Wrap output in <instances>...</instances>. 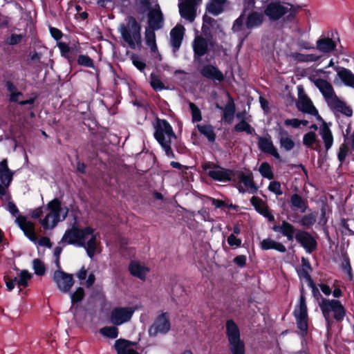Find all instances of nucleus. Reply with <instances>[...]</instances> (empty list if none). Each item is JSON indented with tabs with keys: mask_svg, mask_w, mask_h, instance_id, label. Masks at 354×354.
Masks as SVG:
<instances>
[{
	"mask_svg": "<svg viewBox=\"0 0 354 354\" xmlns=\"http://www.w3.org/2000/svg\"><path fill=\"white\" fill-rule=\"evenodd\" d=\"M319 306L328 327L333 324V319L340 323L346 316V308L338 299L322 298Z\"/></svg>",
	"mask_w": 354,
	"mask_h": 354,
	"instance_id": "nucleus-4",
	"label": "nucleus"
},
{
	"mask_svg": "<svg viewBox=\"0 0 354 354\" xmlns=\"http://www.w3.org/2000/svg\"><path fill=\"white\" fill-rule=\"evenodd\" d=\"M133 64L140 71L143 72L147 66L146 64L139 57L138 55L133 54L131 56Z\"/></svg>",
	"mask_w": 354,
	"mask_h": 354,
	"instance_id": "nucleus-57",
	"label": "nucleus"
},
{
	"mask_svg": "<svg viewBox=\"0 0 354 354\" xmlns=\"http://www.w3.org/2000/svg\"><path fill=\"white\" fill-rule=\"evenodd\" d=\"M293 315L296 319L297 327L299 330V334L302 337H305L308 334L309 318L305 297V290L303 285H301L300 288L299 304L295 306Z\"/></svg>",
	"mask_w": 354,
	"mask_h": 354,
	"instance_id": "nucleus-5",
	"label": "nucleus"
},
{
	"mask_svg": "<svg viewBox=\"0 0 354 354\" xmlns=\"http://www.w3.org/2000/svg\"><path fill=\"white\" fill-rule=\"evenodd\" d=\"M317 221V213L311 212L304 215L299 221V224L304 229H309L315 224Z\"/></svg>",
	"mask_w": 354,
	"mask_h": 354,
	"instance_id": "nucleus-39",
	"label": "nucleus"
},
{
	"mask_svg": "<svg viewBox=\"0 0 354 354\" xmlns=\"http://www.w3.org/2000/svg\"><path fill=\"white\" fill-rule=\"evenodd\" d=\"M85 295V292L83 288L78 287L76 290L71 294V299L72 305H75L83 300Z\"/></svg>",
	"mask_w": 354,
	"mask_h": 354,
	"instance_id": "nucleus-47",
	"label": "nucleus"
},
{
	"mask_svg": "<svg viewBox=\"0 0 354 354\" xmlns=\"http://www.w3.org/2000/svg\"><path fill=\"white\" fill-rule=\"evenodd\" d=\"M128 270L133 277L142 281L146 279V275L150 271L148 267L142 266L138 261L135 260L130 261Z\"/></svg>",
	"mask_w": 354,
	"mask_h": 354,
	"instance_id": "nucleus-19",
	"label": "nucleus"
},
{
	"mask_svg": "<svg viewBox=\"0 0 354 354\" xmlns=\"http://www.w3.org/2000/svg\"><path fill=\"white\" fill-rule=\"evenodd\" d=\"M185 28L182 25H176L170 31L171 46L174 51L179 50L184 36Z\"/></svg>",
	"mask_w": 354,
	"mask_h": 354,
	"instance_id": "nucleus-20",
	"label": "nucleus"
},
{
	"mask_svg": "<svg viewBox=\"0 0 354 354\" xmlns=\"http://www.w3.org/2000/svg\"><path fill=\"white\" fill-rule=\"evenodd\" d=\"M280 147L286 151H290L295 147L294 140L290 138H281L279 141Z\"/></svg>",
	"mask_w": 354,
	"mask_h": 354,
	"instance_id": "nucleus-49",
	"label": "nucleus"
},
{
	"mask_svg": "<svg viewBox=\"0 0 354 354\" xmlns=\"http://www.w3.org/2000/svg\"><path fill=\"white\" fill-rule=\"evenodd\" d=\"M250 203L254 209L261 215L263 214V212L268 209L266 203L258 196H253L250 198Z\"/></svg>",
	"mask_w": 354,
	"mask_h": 354,
	"instance_id": "nucleus-40",
	"label": "nucleus"
},
{
	"mask_svg": "<svg viewBox=\"0 0 354 354\" xmlns=\"http://www.w3.org/2000/svg\"><path fill=\"white\" fill-rule=\"evenodd\" d=\"M126 21L127 24H121L119 28L122 39L131 49H135L136 46L141 48V25L133 16L127 17Z\"/></svg>",
	"mask_w": 354,
	"mask_h": 354,
	"instance_id": "nucleus-3",
	"label": "nucleus"
},
{
	"mask_svg": "<svg viewBox=\"0 0 354 354\" xmlns=\"http://www.w3.org/2000/svg\"><path fill=\"white\" fill-rule=\"evenodd\" d=\"M258 147L261 151L270 154L276 159H280V155L270 138L259 137Z\"/></svg>",
	"mask_w": 354,
	"mask_h": 354,
	"instance_id": "nucleus-22",
	"label": "nucleus"
},
{
	"mask_svg": "<svg viewBox=\"0 0 354 354\" xmlns=\"http://www.w3.org/2000/svg\"><path fill=\"white\" fill-rule=\"evenodd\" d=\"M317 48L323 53H330L335 50V42L330 38H321L317 41Z\"/></svg>",
	"mask_w": 354,
	"mask_h": 354,
	"instance_id": "nucleus-33",
	"label": "nucleus"
},
{
	"mask_svg": "<svg viewBox=\"0 0 354 354\" xmlns=\"http://www.w3.org/2000/svg\"><path fill=\"white\" fill-rule=\"evenodd\" d=\"M261 248L262 250H274L279 252L284 253L286 252V247L280 242H277L271 239H265L261 242Z\"/></svg>",
	"mask_w": 354,
	"mask_h": 354,
	"instance_id": "nucleus-32",
	"label": "nucleus"
},
{
	"mask_svg": "<svg viewBox=\"0 0 354 354\" xmlns=\"http://www.w3.org/2000/svg\"><path fill=\"white\" fill-rule=\"evenodd\" d=\"M255 0H243L242 12L245 14L248 11L252 12L255 7Z\"/></svg>",
	"mask_w": 354,
	"mask_h": 354,
	"instance_id": "nucleus-62",
	"label": "nucleus"
},
{
	"mask_svg": "<svg viewBox=\"0 0 354 354\" xmlns=\"http://www.w3.org/2000/svg\"><path fill=\"white\" fill-rule=\"evenodd\" d=\"M245 15V13L242 12L240 16L234 21L232 28L234 32H239L243 30Z\"/></svg>",
	"mask_w": 354,
	"mask_h": 354,
	"instance_id": "nucleus-54",
	"label": "nucleus"
},
{
	"mask_svg": "<svg viewBox=\"0 0 354 354\" xmlns=\"http://www.w3.org/2000/svg\"><path fill=\"white\" fill-rule=\"evenodd\" d=\"M259 171L263 178H268L269 180L274 178V174L268 162H262L259 167Z\"/></svg>",
	"mask_w": 354,
	"mask_h": 354,
	"instance_id": "nucleus-44",
	"label": "nucleus"
},
{
	"mask_svg": "<svg viewBox=\"0 0 354 354\" xmlns=\"http://www.w3.org/2000/svg\"><path fill=\"white\" fill-rule=\"evenodd\" d=\"M88 236H91L89 240L86 243L85 247L87 255L92 259L95 253L96 248H97V234H95L94 232L92 234H90Z\"/></svg>",
	"mask_w": 354,
	"mask_h": 354,
	"instance_id": "nucleus-38",
	"label": "nucleus"
},
{
	"mask_svg": "<svg viewBox=\"0 0 354 354\" xmlns=\"http://www.w3.org/2000/svg\"><path fill=\"white\" fill-rule=\"evenodd\" d=\"M201 75L207 79L214 81L223 82L225 80L224 75L218 67L212 64H205L200 70Z\"/></svg>",
	"mask_w": 354,
	"mask_h": 354,
	"instance_id": "nucleus-18",
	"label": "nucleus"
},
{
	"mask_svg": "<svg viewBox=\"0 0 354 354\" xmlns=\"http://www.w3.org/2000/svg\"><path fill=\"white\" fill-rule=\"evenodd\" d=\"M94 231V229L91 226L79 228L74 224L71 228L67 229L65 231L62 241L69 245H77L80 247H85L86 237Z\"/></svg>",
	"mask_w": 354,
	"mask_h": 354,
	"instance_id": "nucleus-7",
	"label": "nucleus"
},
{
	"mask_svg": "<svg viewBox=\"0 0 354 354\" xmlns=\"http://www.w3.org/2000/svg\"><path fill=\"white\" fill-rule=\"evenodd\" d=\"M203 169L207 171L209 177L219 182H230L232 176H234L233 169H226L213 162H207L202 165Z\"/></svg>",
	"mask_w": 354,
	"mask_h": 354,
	"instance_id": "nucleus-8",
	"label": "nucleus"
},
{
	"mask_svg": "<svg viewBox=\"0 0 354 354\" xmlns=\"http://www.w3.org/2000/svg\"><path fill=\"white\" fill-rule=\"evenodd\" d=\"M239 178L247 187L254 181L252 174L251 172L248 174L240 172L239 174Z\"/></svg>",
	"mask_w": 354,
	"mask_h": 354,
	"instance_id": "nucleus-58",
	"label": "nucleus"
},
{
	"mask_svg": "<svg viewBox=\"0 0 354 354\" xmlns=\"http://www.w3.org/2000/svg\"><path fill=\"white\" fill-rule=\"evenodd\" d=\"M3 280L5 281L7 290L11 291L14 289L17 283V277L10 278L8 275H4Z\"/></svg>",
	"mask_w": 354,
	"mask_h": 354,
	"instance_id": "nucleus-60",
	"label": "nucleus"
},
{
	"mask_svg": "<svg viewBox=\"0 0 354 354\" xmlns=\"http://www.w3.org/2000/svg\"><path fill=\"white\" fill-rule=\"evenodd\" d=\"M290 208L293 212L305 213L309 208L308 201L298 194H293L290 198Z\"/></svg>",
	"mask_w": 354,
	"mask_h": 354,
	"instance_id": "nucleus-21",
	"label": "nucleus"
},
{
	"mask_svg": "<svg viewBox=\"0 0 354 354\" xmlns=\"http://www.w3.org/2000/svg\"><path fill=\"white\" fill-rule=\"evenodd\" d=\"M349 151V148L348 145L345 143H343L340 145L339 151L337 153V159L341 164H342L348 156Z\"/></svg>",
	"mask_w": 354,
	"mask_h": 354,
	"instance_id": "nucleus-55",
	"label": "nucleus"
},
{
	"mask_svg": "<svg viewBox=\"0 0 354 354\" xmlns=\"http://www.w3.org/2000/svg\"><path fill=\"white\" fill-rule=\"evenodd\" d=\"M135 8L137 14L142 17L153 10L150 0H136Z\"/></svg>",
	"mask_w": 354,
	"mask_h": 354,
	"instance_id": "nucleus-36",
	"label": "nucleus"
},
{
	"mask_svg": "<svg viewBox=\"0 0 354 354\" xmlns=\"http://www.w3.org/2000/svg\"><path fill=\"white\" fill-rule=\"evenodd\" d=\"M192 48L194 62H201L202 57L208 53V40L202 35L196 36L192 41Z\"/></svg>",
	"mask_w": 354,
	"mask_h": 354,
	"instance_id": "nucleus-13",
	"label": "nucleus"
},
{
	"mask_svg": "<svg viewBox=\"0 0 354 354\" xmlns=\"http://www.w3.org/2000/svg\"><path fill=\"white\" fill-rule=\"evenodd\" d=\"M156 30L145 28V40L146 45L149 47L156 43Z\"/></svg>",
	"mask_w": 354,
	"mask_h": 354,
	"instance_id": "nucleus-51",
	"label": "nucleus"
},
{
	"mask_svg": "<svg viewBox=\"0 0 354 354\" xmlns=\"http://www.w3.org/2000/svg\"><path fill=\"white\" fill-rule=\"evenodd\" d=\"M285 6L279 1L269 3L264 9V15L272 21H276L288 13L289 10L294 8V5L290 3H285Z\"/></svg>",
	"mask_w": 354,
	"mask_h": 354,
	"instance_id": "nucleus-9",
	"label": "nucleus"
},
{
	"mask_svg": "<svg viewBox=\"0 0 354 354\" xmlns=\"http://www.w3.org/2000/svg\"><path fill=\"white\" fill-rule=\"evenodd\" d=\"M150 85L155 91H160L165 89L164 83L160 80L158 76L154 73L150 75Z\"/></svg>",
	"mask_w": 354,
	"mask_h": 354,
	"instance_id": "nucleus-42",
	"label": "nucleus"
},
{
	"mask_svg": "<svg viewBox=\"0 0 354 354\" xmlns=\"http://www.w3.org/2000/svg\"><path fill=\"white\" fill-rule=\"evenodd\" d=\"M15 221L26 237L31 241L35 242L37 241V238L35 233V225L32 222L27 221L25 216H19L16 218Z\"/></svg>",
	"mask_w": 354,
	"mask_h": 354,
	"instance_id": "nucleus-17",
	"label": "nucleus"
},
{
	"mask_svg": "<svg viewBox=\"0 0 354 354\" xmlns=\"http://www.w3.org/2000/svg\"><path fill=\"white\" fill-rule=\"evenodd\" d=\"M189 107L192 113V122H198L202 120V115L200 109L194 102H189Z\"/></svg>",
	"mask_w": 354,
	"mask_h": 354,
	"instance_id": "nucleus-46",
	"label": "nucleus"
},
{
	"mask_svg": "<svg viewBox=\"0 0 354 354\" xmlns=\"http://www.w3.org/2000/svg\"><path fill=\"white\" fill-rule=\"evenodd\" d=\"M53 279L57 283L58 288L63 292H69L74 283L73 275L62 270H56L55 272Z\"/></svg>",
	"mask_w": 354,
	"mask_h": 354,
	"instance_id": "nucleus-14",
	"label": "nucleus"
},
{
	"mask_svg": "<svg viewBox=\"0 0 354 354\" xmlns=\"http://www.w3.org/2000/svg\"><path fill=\"white\" fill-rule=\"evenodd\" d=\"M317 136L314 131H308L303 137V144L310 149L319 151L320 145L319 144Z\"/></svg>",
	"mask_w": 354,
	"mask_h": 354,
	"instance_id": "nucleus-31",
	"label": "nucleus"
},
{
	"mask_svg": "<svg viewBox=\"0 0 354 354\" xmlns=\"http://www.w3.org/2000/svg\"><path fill=\"white\" fill-rule=\"evenodd\" d=\"M335 70L337 76L345 85L354 87V74L349 69L344 67H336Z\"/></svg>",
	"mask_w": 354,
	"mask_h": 354,
	"instance_id": "nucleus-29",
	"label": "nucleus"
},
{
	"mask_svg": "<svg viewBox=\"0 0 354 354\" xmlns=\"http://www.w3.org/2000/svg\"><path fill=\"white\" fill-rule=\"evenodd\" d=\"M77 64L80 66H86L88 68H93V60L88 55H80L77 58Z\"/></svg>",
	"mask_w": 354,
	"mask_h": 354,
	"instance_id": "nucleus-53",
	"label": "nucleus"
},
{
	"mask_svg": "<svg viewBox=\"0 0 354 354\" xmlns=\"http://www.w3.org/2000/svg\"><path fill=\"white\" fill-rule=\"evenodd\" d=\"M315 84L326 99L331 100L336 95L333 86L327 80L319 78L315 82Z\"/></svg>",
	"mask_w": 354,
	"mask_h": 354,
	"instance_id": "nucleus-25",
	"label": "nucleus"
},
{
	"mask_svg": "<svg viewBox=\"0 0 354 354\" xmlns=\"http://www.w3.org/2000/svg\"><path fill=\"white\" fill-rule=\"evenodd\" d=\"M274 130L277 132V138L279 141H280L281 138H286L291 137L289 133L286 129H284V128L282 127L279 123H277V127H274Z\"/></svg>",
	"mask_w": 354,
	"mask_h": 354,
	"instance_id": "nucleus-61",
	"label": "nucleus"
},
{
	"mask_svg": "<svg viewBox=\"0 0 354 354\" xmlns=\"http://www.w3.org/2000/svg\"><path fill=\"white\" fill-rule=\"evenodd\" d=\"M100 333L104 337L115 339L118 335V329L115 326H104L100 330Z\"/></svg>",
	"mask_w": 354,
	"mask_h": 354,
	"instance_id": "nucleus-45",
	"label": "nucleus"
},
{
	"mask_svg": "<svg viewBox=\"0 0 354 354\" xmlns=\"http://www.w3.org/2000/svg\"><path fill=\"white\" fill-rule=\"evenodd\" d=\"M134 345H136V343L124 339H118L115 341L114 346L117 354H140L137 351L129 348Z\"/></svg>",
	"mask_w": 354,
	"mask_h": 354,
	"instance_id": "nucleus-24",
	"label": "nucleus"
},
{
	"mask_svg": "<svg viewBox=\"0 0 354 354\" xmlns=\"http://www.w3.org/2000/svg\"><path fill=\"white\" fill-rule=\"evenodd\" d=\"M32 266L35 274L43 276L46 273V267L44 263L39 259H35L32 261Z\"/></svg>",
	"mask_w": 354,
	"mask_h": 354,
	"instance_id": "nucleus-48",
	"label": "nucleus"
},
{
	"mask_svg": "<svg viewBox=\"0 0 354 354\" xmlns=\"http://www.w3.org/2000/svg\"><path fill=\"white\" fill-rule=\"evenodd\" d=\"M227 0H210L207 5V10L213 15H218L223 11Z\"/></svg>",
	"mask_w": 354,
	"mask_h": 354,
	"instance_id": "nucleus-34",
	"label": "nucleus"
},
{
	"mask_svg": "<svg viewBox=\"0 0 354 354\" xmlns=\"http://www.w3.org/2000/svg\"><path fill=\"white\" fill-rule=\"evenodd\" d=\"M302 92L303 89H299V100L296 103L297 109L304 113L317 114V109L313 105L311 100Z\"/></svg>",
	"mask_w": 354,
	"mask_h": 354,
	"instance_id": "nucleus-16",
	"label": "nucleus"
},
{
	"mask_svg": "<svg viewBox=\"0 0 354 354\" xmlns=\"http://www.w3.org/2000/svg\"><path fill=\"white\" fill-rule=\"evenodd\" d=\"M32 274L26 270H23L19 274V279L17 278V283L19 287L26 288L28 286V281L32 278Z\"/></svg>",
	"mask_w": 354,
	"mask_h": 354,
	"instance_id": "nucleus-43",
	"label": "nucleus"
},
{
	"mask_svg": "<svg viewBox=\"0 0 354 354\" xmlns=\"http://www.w3.org/2000/svg\"><path fill=\"white\" fill-rule=\"evenodd\" d=\"M57 46L60 50V53L62 57H64L67 53H70V51L72 49L68 46V44L65 42H59L57 44Z\"/></svg>",
	"mask_w": 354,
	"mask_h": 354,
	"instance_id": "nucleus-64",
	"label": "nucleus"
},
{
	"mask_svg": "<svg viewBox=\"0 0 354 354\" xmlns=\"http://www.w3.org/2000/svg\"><path fill=\"white\" fill-rule=\"evenodd\" d=\"M227 243L232 248H239L241 245L242 241L237 238L234 234H231L227 239Z\"/></svg>",
	"mask_w": 354,
	"mask_h": 354,
	"instance_id": "nucleus-59",
	"label": "nucleus"
},
{
	"mask_svg": "<svg viewBox=\"0 0 354 354\" xmlns=\"http://www.w3.org/2000/svg\"><path fill=\"white\" fill-rule=\"evenodd\" d=\"M179 12L180 16L192 22L196 17V6L184 1L183 3H179Z\"/></svg>",
	"mask_w": 354,
	"mask_h": 354,
	"instance_id": "nucleus-26",
	"label": "nucleus"
},
{
	"mask_svg": "<svg viewBox=\"0 0 354 354\" xmlns=\"http://www.w3.org/2000/svg\"><path fill=\"white\" fill-rule=\"evenodd\" d=\"M148 26L145 28L158 30L164 26V16L160 8L153 9L147 15Z\"/></svg>",
	"mask_w": 354,
	"mask_h": 354,
	"instance_id": "nucleus-15",
	"label": "nucleus"
},
{
	"mask_svg": "<svg viewBox=\"0 0 354 354\" xmlns=\"http://www.w3.org/2000/svg\"><path fill=\"white\" fill-rule=\"evenodd\" d=\"M171 329L169 313L163 312L158 315L149 328L150 337H156L158 333L167 334Z\"/></svg>",
	"mask_w": 354,
	"mask_h": 354,
	"instance_id": "nucleus-10",
	"label": "nucleus"
},
{
	"mask_svg": "<svg viewBox=\"0 0 354 354\" xmlns=\"http://www.w3.org/2000/svg\"><path fill=\"white\" fill-rule=\"evenodd\" d=\"M49 31L51 37L57 41L61 39L63 36L62 32L57 28L50 26L49 28Z\"/></svg>",
	"mask_w": 354,
	"mask_h": 354,
	"instance_id": "nucleus-63",
	"label": "nucleus"
},
{
	"mask_svg": "<svg viewBox=\"0 0 354 354\" xmlns=\"http://www.w3.org/2000/svg\"><path fill=\"white\" fill-rule=\"evenodd\" d=\"M228 102L223 109L222 120L225 122L230 124L233 122L236 106L232 97L228 94Z\"/></svg>",
	"mask_w": 354,
	"mask_h": 354,
	"instance_id": "nucleus-28",
	"label": "nucleus"
},
{
	"mask_svg": "<svg viewBox=\"0 0 354 354\" xmlns=\"http://www.w3.org/2000/svg\"><path fill=\"white\" fill-rule=\"evenodd\" d=\"M272 230L281 234L289 241H293L295 239L308 254L313 253L317 249V241L310 232L304 230H297L292 223L286 220H283L281 225H274Z\"/></svg>",
	"mask_w": 354,
	"mask_h": 354,
	"instance_id": "nucleus-1",
	"label": "nucleus"
},
{
	"mask_svg": "<svg viewBox=\"0 0 354 354\" xmlns=\"http://www.w3.org/2000/svg\"><path fill=\"white\" fill-rule=\"evenodd\" d=\"M47 208L50 212V214L61 212L62 202L58 198H54L47 204Z\"/></svg>",
	"mask_w": 354,
	"mask_h": 354,
	"instance_id": "nucleus-52",
	"label": "nucleus"
},
{
	"mask_svg": "<svg viewBox=\"0 0 354 354\" xmlns=\"http://www.w3.org/2000/svg\"><path fill=\"white\" fill-rule=\"evenodd\" d=\"M234 130L236 132H245L247 134L252 135L255 132V130L251 125L248 123L245 120H242L239 123H237L234 127Z\"/></svg>",
	"mask_w": 354,
	"mask_h": 354,
	"instance_id": "nucleus-41",
	"label": "nucleus"
},
{
	"mask_svg": "<svg viewBox=\"0 0 354 354\" xmlns=\"http://www.w3.org/2000/svg\"><path fill=\"white\" fill-rule=\"evenodd\" d=\"M196 127L200 133L205 136L209 142H214L215 141L216 135L214 132V127L211 124H198Z\"/></svg>",
	"mask_w": 354,
	"mask_h": 354,
	"instance_id": "nucleus-35",
	"label": "nucleus"
},
{
	"mask_svg": "<svg viewBox=\"0 0 354 354\" xmlns=\"http://www.w3.org/2000/svg\"><path fill=\"white\" fill-rule=\"evenodd\" d=\"M153 136L164 149L165 154L169 158H175L176 156L171 147V139L176 138V136L172 127L167 120L156 118Z\"/></svg>",
	"mask_w": 354,
	"mask_h": 354,
	"instance_id": "nucleus-2",
	"label": "nucleus"
},
{
	"mask_svg": "<svg viewBox=\"0 0 354 354\" xmlns=\"http://www.w3.org/2000/svg\"><path fill=\"white\" fill-rule=\"evenodd\" d=\"M290 57L297 62H311L319 59L320 56L315 54H303L297 52L292 53Z\"/></svg>",
	"mask_w": 354,
	"mask_h": 354,
	"instance_id": "nucleus-37",
	"label": "nucleus"
},
{
	"mask_svg": "<svg viewBox=\"0 0 354 354\" xmlns=\"http://www.w3.org/2000/svg\"><path fill=\"white\" fill-rule=\"evenodd\" d=\"M14 174L8 167V160H2L0 162V196L6 194V189L10 185Z\"/></svg>",
	"mask_w": 354,
	"mask_h": 354,
	"instance_id": "nucleus-12",
	"label": "nucleus"
},
{
	"mask_svg": "<svg viewBox=\"0 0 354 354\" xmlns=\"http://www.w3.org/2000/svg\"><path fill=\"white\" fill-rule=\"evenodd\" d=\"M264 21V15L257 11L250 12L245 20V26L248 29H252L260 26Z\"/></svg>",
	"mask_w": 354,
	"mask_h": 354,
	"instance_id": "nucleus-27",
	"label": "nucleus"
},
{
	"mask_svg": "<svg viewBox=\"0 0 354 354\" xmlns=\"http://www.w3.org/2000/svg\"><path fill=\"white\" fill-rule=\"evenodd\" d=\"M24 37L25 35L22 34L12 33L6 39L5 43L10 46L17 45L21 42Z\"/></svg>",
	"mask_w": 354,
	"mask_h": 354,
	"instance_id": "nucleus-50",
	"label": "nucleus"
},
{
	"mask_svg": "<svg viewBox=\"0 0 354 354\" xmlns=\"http://www.w3.org/2000/svg\"><path fill=\"white\" fill-rule=\"evenodd\" d=\"M225 326L226 335L232 354H245V344L241 339L240 330L237 324L233 319H228Z\"/></svg>",
	"mask_w": 354,
	"mask_h": 354,
	"instance_id": "nucleus-6",
	"label": "nucleus"
},
{
	"mask_svg": "<svg viewBox=\"0 0 354 354\" xmlns=\"http://www.w3.org/2000/svg\"><path fill=\"white\" fill-rule=\"evenodd\" d=\"M319 134L324 141L326 150H329L333 144V136L329 127L325 122L320 127Z\"/></svg>",
	"mask_w": 354,
	"mask_h": 354,
	"instance_id": "nucleus-30",
	"label": "nucleus"
},
{
	"mask_svg": "<svg viewBox=\"0 0 354 354\" xmlns=\"http://www.w3.org/2000/svg\"><path fill=\"white\" fill-rule=\"evenodd\" d=\"M268 190L275 194L277 196H281L283 194L281 183L279 181H271L268 185Z\"/></svg>",
	"mask_w": 354,
	"mask_h": 354,
	"instance_id": "nucleus-56",
	"label": "nucleus"
},
{
	"mask_svg": "<svg viewBox=\"0 0 354 354\" xmlns=\"http://www.w3.org/2000/svg\"><path fill=\"white\" fill-rule=\"evenodd\" d=\"M135 308L132 307H115L110 315V320L115 326H120L131 320Z\"/></svg>",
	"mask_w": 354,
	"mask_h": 354,
	"instance_id": "nucleus-11",
	"label": "nucleus"
},
{
	"mask_svg": "<svg viewBox=\"0 0 354 354\" xmlns=\"http://www.w3.org/2000/svg\"><path fill=\"white\" fill-rule=\"evenodd\" d=\"M328 106L330 109L344 114L346 116L351 117L353 114L352 109L346 104L335 95L333 99L328 102Z\"/></svg>",
	"mask_w": 354,
	"mask_h": 354,
	"instance_id": "nucleus-23",
	"label": "nucleus"
}]
</instances>
